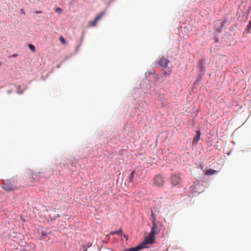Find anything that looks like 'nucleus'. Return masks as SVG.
Returning a JSON list of instances; mask_svg holds the SVG:
<instances>
[{"instance_id":"nucleus-23","label":"nucleus","mask_w":251,"mask_h":251,"mask_svg":"<svg viewBox=\"0 0 251 251\" xmlns=\"http://www.w3.org/2000/svg\"><path fill=\"white\" fill-rule=\"evenodd\" d=\"M170 73H171L170 71H169L168 73L167 72L164 71L163 72V75H169L170 74Z\"/></svg>"},{"instance_id":"nucleus-14","label":"nucleus","mask_w":251,"mask_h":251,"mask_svg":"<svg viewBox=\"0 0 251 251\" xmlns=\"http://www.w3.org/2000/svg\"><path fill=\"white\" fill-rule=\"evenodd\" d=\"M216 173H217V171L216 170L213 169H208L206 170L205 174L206 175L211 176L215 174Z\"/></svg>"},{"instance_id":"nucleus-6","label":"nucleus","mask_w":251,"mask_h":251,"mask_svg":"<svg viewBox=\"0 0 251 251\" xmlns=\"http://www.w3.org/2000/svg\"><path fill=\"white\" fill-rule=\"evenodd\" d=\"M10 180H6L3 181L2 188L6 191H9L13 189V185Z\"/></svg>"},{"instance_id":"nucleus-30","label":"nucleus","mask_w":251,"mask_h":251,"mask_svg":"<svg viewBox=\"0 0 251 251\" xmlns=\"http://www.w3.org/2000/svg\"><path fill=\"white\" fill-rule=\"evenodd\" d=\"M17 54H14L12 56L13 57H16V56H17Z\"/></svg>"},{"instance_id":"nucleus-17","label":"nucleus","mask_w":251,"mask_h":251,"mask_svg":"<svg viewBox=\"0 0 251 251\" xmlns=\"http://www.w3.org/2000/svg\"><path fill=\"white\" fill-rule=\"evenodd\" d=\"M29 48L30 49V50H31L33 51H35V47L32 44L29 45Z\"/></svg>"},{"instance_id":"nucleus-11","label":"nucleus","mask_w":251,"mask_h":251,"mask_svg":"<svg viewBox=\"0 0 251 251\" xmlns=\"http://www.w3.org/2000/svg\"><path fill=\"white\" fill-rule=\"evenodd\" d=\"M168 63V60L164 58H161L158 61L159 66L163 68L166 67Z\"/></svg>"},{"instance_id":"nucleus-12","label":"nucleus","mask_w":251,"mask_h":251,"mask_svg":"<svg viewBox=\"0 0 251 251\" xmlns=\"http://www.w3.org/2000/svg\"><path fill=\"white\" fill-rule=\"evenodd\" d=\"M145 76L147 77V79H149V81L151 80V78H156V74L154 72H147L145 74Z\"/></svg>"},{"instance_id":"nucleus-13","label":"nucleus","mask_w":251,"mask_h":251,"mask_svg":"<svg viewBox=\"0 0 251 251\" xmlns=\"http://www.w3.org/2000/svg\"><path fill=\"white\" fill-rule=\"evenodd\" d=\"M201 136V132L200 131H198L197 132V135L194 138L193 141V144H196L198 141H199Z\"/></svg>"},{"instance_id":"nucleus-10","label":"nucleus","mask_w":251,"mask_h":251,"mask_svg":"<svg viewBox=\"0 0 251 251\" xmlns=\"http://www.w3.org/2000/svg\"><path fill=\"white\" fill-rule=\"evenodd\" d=\"M160 232V229H159L157 224L154 220L152 221V226L151 229V232L155 234L158 233Z\"/></svg>"},{"instance_id":"nucleus-20","label":"nucleus","mask_w":251,"mask_h":251,"mask_svg":"<svg viewBox=\"0 0 251 251\" xmlns=\"http://www.w3.org/2000/svg\"><path fill=\"white\" fill-rule=\"evenodd\" d=\"M92 246V244L90 243H87L85 245L83 246L84 248H89Z\"/></svg>"},{"instance_id":"nucleus-1","label":"nucleus","mask_w":251,"mask_h":251,"mask_svg":"<svg viewBox=\"0 0 251 251\" xmlns=\"http://www.w3.org/2000/svg\"><path fill=\"white\" fill-rule=\"evenodd\" d=\"M199 75H200L199 78L197 79V82L201 81L202 77L204 75L205 72V61L203 59H201L199 61Z\"/></svg>"},{"instance_id":"nucleus-15","label":"nucleus","mask_w":251,"mask_h":251,"mask_svg":"<svg viewBox=\"0 0 251 251\" xmlns=\"http://www.w3.org/2000/svg\"><path fill=\"white\" fill-rule=\"evenodd\" d=\"M134 174H135V171H134V170L132 171L130 173L129 176V182L132 181L133 178L134 177Z\"/></svg>"},{"instance_id":"nucleus-5","label":"nucleus","mask_w":251,"mask_h":251,"mask_svg":"<svg viewBox=\"0 0 251 251\" xmlns=\"http://www.w3.org/2000/svg\"><path fill=\"white\" fill-rule=\"evenodd\" d=\"M164 182V179L161 175L156 176L153 179V183L155 185L158 186H162Z\"/></svg>"},{"instance_id":"nucleus-25","label":"nucleus","mask_w":251,"mask_h":251,"mask_svg":"<svg viewBox=\"0 0 251 251\" xmlns=\"http://www.w3.org/2000/svg\"><path fill=\"white\" fill-rule=\"evenodd\" d=\"M103 2L105 3H109L110 0H102Z\"/></svg>"},{"instance_id":"nucleus-9","label":"nucleus","mask_w":251,"mask_h":251,"mask_svg":"<svg viewBox=\"0 0 251 251\" xmlns=\"http://www.w3.org/2000/svg\"><path fill=\"white\" fill-rule=\"evenodd\" d=\"M187 188H189V191L191 194L198 192L197 185L195 183L187 185Z\"/></svg>"},{"instance_id":"nucleus-29","label":"nucleus","mask_w":251,"mask_h":251,"mask_svg":"<svg viewBox=\"0 0 251 251\" xmlns=\"http://www.w3.org/2000/svg\"><path fill=\"white\" fill-rule=\"evenodd\" d=\"M150 93L151 95H154V93L152 92L151 90H150Z\"/></svg>"},{"instance_id":"nucleus-28","label":"nucleus","mask_w":251,"mask_h":251,"mask_svg":"<svg viewBox=\"0 0 251 251\" xmlns=\"http://www.w3.org/2000/svg\"><path fill=\"white\" fill-rule=\"evenodd\" d=\"M41 12H42L41 11H36V13L37 14L41 13Z\"/></svg>"},{"instance_id":"nucleus-3","label":"nucleus","mask_w":251,"mask_h":251,"mask_svg":"<svg viewBox=\"0 0 251 251\" xmlns=\"http://www.w3.org/2000/svg\"><path fill=\"white\" fill-rule=\"evenodd\" d=\"M172 184L175 186L180 183L181 178L179 176V174H173L171 177Z\"/></svg>"},{"instance_id":"nucleus-8","label":"nucleus","mask_w":251,"mask_h":251,"mask_svg":"<svg viewBox=\"0 0 251 251\" xmlns=\"http://www.w3.org/2000/svg\"><path fill=\"white\" fill-rule=\"evenodd\" d=\"M147 248L145 246H143V244H140L138 246L132 247L129 249H125L123 251H138L140 250H142L143 249Z\"/></svg>"},{"instance_id":"nucleus-22","label":"nucleus","mask_w":251,"mask_h":251,"mask_svg":"<svg viewBox=\"0 0 251 251\" xmlns=\"http://www.w3.org/2000/svg\"><path fill=\"white\" fill-rule=\"evenodd\" d=\"M20 87H21V86H20V85L18 86V88H17V89H18V90H17V93H18V94H22V93H23V91H20Z\"/></svg>"},{"instance_id":"nucleus-24","label":"nucleus","mask_w":251,"mask_h":251,"mask_svg":"<svg viewBox=\"0 0 251 251\" xmlns=\"http://www.w3.org/2000/svg\"><path fill=\"white\" fill-rule=\"evenodd\" d=\"M20 13L22 14H25V11H24V9H21L20 10Z\"/></svg>"},{"instance_id":"nucleus-21","label":"nucleus","mask_w":251,"mask_h":251,"mask_svg":"<svg viewBox=\"0 0 251 251\" xmlns=\"http://www.w3.org/2000/svg\"><path fill=\"white\" fill-rule=\"evenodd\" d=\"M151 217L153 219V220H154V221H155V220H156L155 216L152 211H151Z\"/></svg>"},{"instance_id":"nucleus-31","label":"nucleus","mask_w":251,"mask_h":251,"mask_svg":"<svg viewBox=\"0 0 251 251\" xmlns=\"http://www.w3.org/2000/svg\"><path fill=\"white\" fill-rule=\"evenodd\" d=\"M84 251H87V249L86 248H85Z\"/></svg>"},{"instance_id":"nucleus-16","label":"nucleus","mask_w":251,"mask_h":251,"mask_svg":"<svg viewBox=\"0 0 251 251\" xmlns=\"http://www.w3.org/2000/svg\"><path fill=\"white\" fill-rule=\"evenodd\" d=\"M111 234H117L118 235H122V229H119V230H118L117 231H115L111 232Z\"/></svg>"},{"instance_id":"nucleus-26","label":"nucleus","mask_w":251,"mask_h":251,"mask_svg":"<svg viewBox=\"0 0 251 251\" xmlns=\"http://www.w3.org/2000/svg\"><path fill=\"white\" fill-rule=\"evenodd\" d=\"M123 237H124V238H125L127 239V238H128V236H127V235H126V234H124V235H123Z\"/></svg>"},{"instance_id":"nucleus-2","label":"nucleus","mask_w":251,"mask_h":251,"mask_svg":"<svg viewBox=\"0 0 251 251\" xmlns=\"http://www.w3.org/2000/svg\"><path fill=\"white\" fill-rule=\"evenodd\" d=\"M155 235L154 233L151 232L149 235L145 239L144 241L141 244H143V246L152 244V241L155 240Z\"/></svg>"},{"instance_id":"nucleus-27","label":"nucleus","mask_w":251,"mask_h":251,"mask_svg":"<svg viewBox=\"0 0 251 251\" xmlns=\"http://www.w3.org/2000/svg\"><path fill=\"white\" fill-rule=\"evenodd\" d=\"M42 236H46V234H45L44 231H42Z\"/></svg>"},{"instance_id":"nucleus-18","label":"nucleus","mask_w":251,"mask_h":251,"mask_svg":"<svg viewBox=\"0 0 251 251\" xmlns=\"http://www.w3.org/2000/svg\"><path fill=\"white\" fill-rule=\"evenodd\" d=\"M55 11L56 13H61L62 12V9L61 8L58 7V8H56L55 9Z\"/></svg>"},{"instance_id":"nucleus-19","label":"nucleus","mask_w":251,"mask_h":251,"mask_svg":"<svg viewBox=\"0 0 251 251\" xmlns=\"http://www.w3.org/2000/svg\"><path fill=\"white\" fill-rule=\"evenodd\" d=\"M59 41L63 44L65 43V40L62 36L59 37Z\"/></svg>"},{"instance_id":"nucleus-7","label":"nucleus","mask_w":251,"mask_h":251,"mask_svg":"<svg viewBox=\"0 0 251 251\" xmlns=\"http://www.w3.org/2000/svg\"><path fill=\"white\" fill-rule=\"evenodd\" d=\"M105 14V12H101L95 19L92 21H90L88 23L89 26H95L97 22Z\"/></svg>"},{"instance_id":"nucleus-4","label":"nucleus","mask_w":251,"mask_h":251,"mask_svg":"<svg viewBox=\"0 0 251 251\" xmlns=\"http://www.w3.org/2000/svg\"><path fill=\"white\" fill-rule=\"evenodd\" d=\"M225 23V21H221L220 20L215 21L214 25L215 30L218 32H221Z\"/></svg>"}]
</instances>
